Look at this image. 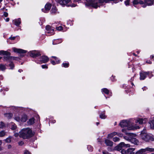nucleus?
Instances as JSON below:
<instances>
[{"label": "nucleus", "mask_w": 154, "mask_h": 154, "mask_svg": "<svg viewBox=\"0 0 154 154\" xmlns=\"http://www.w3.org/2000/svg\"><path fill=\"white\" fill-rule=\"evenodd\" d=\"M24 153L25 154H31L27 150L25 151Z\"/></svg>", "instance_id": "52"}, {"label": "nucleus", "mask_w": 154, "mask_h": 154, "mask_svg": "<svg viewBox=\"0 0 154 154\" xmlns=\"http://www.w3.org/2000/svg\"><path fill=\"white\" fill-rule=\"evenodd\" d=\"M12 49L14 52L18 53L24 54L26 52V51L21 49H18L15 48H12Z\"/></svg>", "instance_id": "11"}, {"label": "nucleus", "mask_w": 154, "mask_h": 154, "mask_svg": "<svg viewBox=\"0 0 154 154\" xmlns=\"http://www.w3.org/2000/svg\"><path fill=\"white\" fill-rule=\"evenodd\" d=\"M51 63L53 65H55L56 64V63L54 61L51 60Z\"/></svg>", "instance_id": "53"}, {"label": "nucleus", "mask_w": 154, "mask_h": 154, "mask_svg": "<svg viewBox=\"0 0 154 154\" xmlns=\"http://www.w3.org/2000/svg\"><path fill=\"white\" fill-rule=\"evenodd\" d=\"M154 0H145V3L148 5H151L153 4Z\"/></svg>", "instance_id": "19"}, {"label": "nucleus", "mask_w": 154, "mask_h": 154, "mask_svg": "<svg viewBox=\"0 0 154 154\" xmlns=\"http://www.w3.org/2000/svg\"><path fill=\"white\" fill-rule=\"evenodd\" d=\"M15 38H16L15 37H10L9 38L11 40H14L15 39Z\"/></svg>", "instance_id": "51"}, {"label": "nucleus", "mask_w": 154, "mask_h": 154, "mask_svg": "<svg viewBox=\"0 0 154 154\" xmlns=\"http://www.w3.org/2000/svg\"><path fill=\"white\" fill-rule=\"evenodd\" d=\"M34 121L35 119L34 118H32L31 119H30L28 122V124L30 125H32L35 122Z\"/></svg>", "instance_id": "29"}, {"label": "nucleus", "mask_w": 154, "mask_h": 154, "mask_svg": "<svg viewBox=\"0 0 154 154\" xmlns=\"http://www.w3.org/2000/svg\"><path fill=\"white\" fill-rule=\"evenodd\" d=\"M47 30L46 34H49L48 35H52L54 34V29L52 28L49 25H47L46 27Z\"/></svg>", "instance_id": "7"}, {"label": "nucleus", "mask_w": 154, "mask_h": 154, "mask_svg": "<svg viewBox=\"0 0 154 154\" xmlns=\"http://www.w3.org/2000/svg\"><path fill=\"white\" fill-rule=\"evenodd\" d=\"M40 60L42 63H46L49 60V58L46 56H43L40 58Z\"/></svg>", "instance_id": "13"}, {"label": "nucleus", "mask_w": 154, "mask_h": 154, "mask_svg": "<svg viewBox=\"0 0 154 154\" xmlns=\"http://www.w3.org/2000/svg\"><path fill=\"white\" fill-rule=\"evenodd\" d=\"M88 5H90L95 8L100 7L104 2L107 3L109 1H113L115 3L117 2V0H86Z\"/></svg>", "instance_id": "1"}, {"label": "nucleus", "mask_w": 154, "mask_h": 154, "mask_svg": "<svg viewBox=\"0 0 154 154\" xmlns=\"http://www.w3.org/2000/svg\"><path fill=\"white\" fill-rule=\"evenodd\" d=\"M62 65L63 67L66 68L69 66V63H63Z\"/></svg>", "instance_id": "36"}, {"label": "nucleus", "mask_w": 154, "mask_h": 154, "mask_svg": "<svg viewBox=\"0 0 154 154\" xmlns=\"http://www.w3.org/2000/svg\"><path fill=\"white\" fill-rule=\"evenodd\" d=\"M105 143L107 146H112L113 145V142L112 141L108 139H106L105 140Z\"/></svg>", "instance_id": "16"}, {"label": "nucleus", "mask_w": 154, "mask_h": 154, "mask_svg": "<svg viewBox=\"0 0 154 154\" xmlns=\"http://www.w3.org/2000/svg\"><path fill=\"white\" fill-rule=\"evenodd\" d=\"M10 54L9 55H6V56H4V60L10 62H11L12 60L15 59V57L10 56Z\"/></svg>", "instance_id": "10"}, {"label": "nucleus", "mask_w": 154, "mask_h": 154, "mask_svg": "<svg viewBox=\"0 0 154 154\" xmlns=\"http://www.w3.org/2000/svg\"><path fill=\"white\" fill-rule=\"evenodd\" d=\"M144 149V150L146 152H152L154 151V149L148 147Z\"/></svg>", "instance_id": "24"}, {"label": "nucleus", "mask_w": 154, "mask_h": 154, "mask_svg": "<svg viewBox=\"0 0 154 154\" xmlns=\"http://www.w3.org/2000/svg\"><path fill=\"white\" fill-rule=\"evenodd\" d=\"M18 144L19 145L22 146L23 145V144L24 143L22 141H20L18 142Z\"/></svg>", "instance_id": "47"}, {"label": "nucleus", "mask_w": 154, "mask_h": 154, "mask_svg": "<svg viewBox=\"0 0 154 154\" xmlns=\"http://www.w3.org/2000/svg\"><path fill=\"white\" fill-rule=\"evenodd\" d=\"M17 127L16 125L14 124L12 125L11 128L12 130H14Z\"/></svg>", "instance_id": "37"}, {"label": "nucleus", "mask_w": 154, "mask_h": 154, "mask_svg": "<svg viewBox=\"0 0 154 154\" xmlns=\"http://www.w3.org/2000/svg\"><path fill=\"white\" fill-rule=\"evenodd\" d=\"M15 119L17 122H20V119L19 117H16L15 118Z\"/></svg>", "instance_id": "45"}, {"label": "nucleus", "mask_w": 154, "mask_h": 154, "mask_svg": "<svg viewBox=\"0 0 154 154\" xmlns=\"http://www.w3.org/2000/svg\"><path fill=\"white\" fill-rule=\"evenodd\" d=\"M56 11L57 10L55 7H54V8H52L51 10V11L52 13H55Z\"/></svg>", "instance_id": "39"}, {"label": "nucleus", "mask_w": 154, "mask_h": 154, "mask_svg": "<svg viewBox=\"0 0 154 154\" xmlns=\"http://www.w3.org/2000/svg\"><path fill=\"white\" fill-rule=\"evenodd\" d=\"M18 71L20 72H21L23 71V70L22 69H20L18 70Z\"/></svg>", "instance_id": "64"}, {"label": "nucleus", "mask_w": 154, "mask_h": 154, "mask_svg": "<svg viewBox=\"0 0 154 154\" xmlns=\"http://www.w3.org/2000/svg\"><path fill=\"white\" fill-rule=\"evenodd\" d=\"M42 67L43 69H45V68L47 69V68H48V66L45 65H42Z\"/></svg>", "instance_id": "48"}, {"label": "nucleus", "mask_w": 154, "mask_h": 154, "mask_svg": "<svg viewBox=\"0 0 154 154\" xmlns=\"http://www.w3.org/2000/svg\"><path fill=\"white\" fill-rule=\"evenodd\" d=\"M27 116L26 115H23L20 119V121L22 122H25L27 120Z\"/></svg>", "instance_id": "20"}, {"label": "nucleus", "mask_w": 154, "mask_h": 154, "mask_svg": "<svg viewBox=\"0 0 154 154\" xmlns=\"http://www.w3.org/2000/svg\"><path fill=\"white\" fill-rule=\"evenodd\" d=\"M76 5L75 4H72L70 5V6L72 7H75Z\"/></svg>", "instance_id": "57"}, {"label": "nucleus", "mask_w": 154, "mask_h": 154, "mask_svg": "<svg viewBox=\"0 0 154 154\" xmlns=\"http://www.w3.org/2000/svg\"><path fill=\"white\" fill-rule=\"evenodd\" d=\"M11 147V146L10 145H9L8 146V149H10Z\"/></svg>", "instance_id": "59"}, {"label": "nucleus", "mask_w": 154, "mask_h": 154, "mask_svg": "<svg viewBox=\"0 0 154 154\" xmlns=\"http://www.w3.org/2000/svg\"><path fill=\"white\" fill-rule=\"evenodd\" d=\"M144 150V149H141L137 151L135 154H146V152Z\"/></svg>", "instance_id": "22"}, {"label": "nucleus", "mask_w": 154, "mask_h": 154, "mask_svg": "<svg viewBox=\"0 0 154 154\" xmlns=\"http://www.w3.org/2000/svg\"><path fill=\"white\" fill-rule=\"evenodd\" d=\"M135 150V149L133 148H129L127 150V154H134L133 152Z\"/></svg>", "instance_id": "17"}, {"label": "nucleus", "mask_w": 154, "mask_h": 154, "mask_svg": "<svg viewBox=\"0 0 154 154\" xmlns=\"http://www.w3.org/2000/svg\"><path fill=\"white\" fill-rule=\"evenodd\" d=\"M5 116L8 119H11L13 116V114L11 113H7L4 114Z\"/></svg>", "instance_id": "26"}, {"label": "nucleus", "mask_w": 154, "mask_h": 154, "mask_svg": "<svg viewBox=\"0 0 154 154\" xmlns=\"http://www.w3.org/2000/svg\"><path fill=\"white\" fill-rule=\"evenodd\" d=\"M63 27L61 26H60L59 27H57L56 28L57 30L59 31L62 30L63 29Z\"/></svg>", "instance_id": "42"}, {"label": "nucleus", "mask_w": 154, "mask_h": 154, "mask_svg": "<svg viewBox=\"0 0 154 154\" xmlns=\"http://www.w3.org/2000/svg\"><path fill=\"white\" fill-rule=\"evenodd\" d=\"M87 148L88 150L90 149V151H92L93 150V148L91 146H88Z\"/></svg>", "instance_id": "43"}, {"label": "nucleus", "mask_w": 154, "mask_h": 154, "mask_svg": "<svg viewBox=\"0 0 154 154\" xmlns=\"http://www.w3.org/2000/svg\"><path fill=\"white\" fill-rule=\"evenodd\" d=\"M70 1V0H58V2L59 4L62 6H64Z\"/></svg>", "instance_id": "14"}, {"label": "nucleus", "mask_w": 154, "mask_h": 154, "mask_svg": "<svg viewBox=\"0 0 154 154\" xmlns=\"http://www.w3.org/2000/svg\"><path fill=\"white\" fill-rule=\"evenodd\" d=\"M103 154H111L108 152L104 151H103Z\"/></svg>", "instance_id": "50"}, {"label": "nucleus", "mask_w": 154, "mask_h": 154, "mask_svg": "<svg viewBox=\"0 0 154 154\" xmlns=\"http://www.w3.org/2000/svg\"><path fill=\"white\" fill-rule=\"evenodd\" d=\"M139 3L140 4H143L144 3L143 2V1H140Z\"/></svg>", "instance_id": "58"}, {"label": "nucleus", "mask_w": 154, "mask_h": 154, "mask_svg": "<svg viewBox=\"0 0 154 154\" xmlns=\"http://www.w3.org/2000/svg\"><path fill=\"white\" fill-rule=\"evenodd\" d=\"M149 123L150 124V128L151 129H153L154 128V120H152L150 121Z\"/></svg>", "instance_id": "28"}, {"label": "nucleus", "mask_w": 154, "mask_h": 154, "mask_svg": "<svg viewBox=\"0 0 154 154\" xmlns=\"http://www.w3.org/2000/svg\"><path fill=\"white\" fill-rule=\"evenodd\" d=\"M19 135V134L18 133H16L14 134V136L16 137H17Z\"/></svg>", "instance_id": "54"}, {"label": "nucleus", "mask_w": 154, "mask_h": 154, "mask_svg": "<svg viewBox=\"0 0 154 154\" xmlns=\"http://www.w3.org/2000/svg\"><path fill=\"white\" fill-rule=\"evenodd\" d=\"M115 149L117 150L120 151L122 150V147L119 145L116 147Z\"/></svg>", "instance_id": "35"}, {"label": "nucleus", "mask_w": 154, "mask_h": 154, "mask_svg": "<svg viewBox=\"0 0 154 154\" xmlns=\"http://www.w3.org/2000/svg\"><path fill=\"white\" fill-rule=\"evenodd\" d=\"M129 0H127L125 2V3L126 5H128L129 4Z\"/></svg>", "instance_id": "44"}, {"label": "nucleus", "mask_w": 154, "mask_h": 154, "mask_svg": "<svg viewBox=\"0 0 154 154\" xmlns=\"http://www.w3.org/2000/svg\"><path fill=\"white\" fill-rule=\"evenodd\" d=\"M14 24L16 26H18L21 23L20 19L19 18L13 20Z\"/></svg>", "instance_id": "18"}, {"label": "nucleus", "mask_w": 154, "mask_h": 154, "mask_svg": "<svg viewBox=\"0 0 154 154\" xmlns=\"http://www.w3.org/2000/svg\"><path fill=\"white\" fill-rule=\"evenodd\" d=\"M147 119L140 118H136L135 122L136 123H138L140 124H142L144 123H145L146 122Z\"/></svg>", "instance_id": "9"}, {"label": "nucleus", "mask_w": 154, "mask_h": 154, "mask_svg": "<svg viewBox=\"0 0 154 154\" xmlns=\"http://www.w3.org/2000/svg\"><path fill=\"white\" fill-rule=\"evenodd\" d=\"M57 40H58L59 41V42H58V43H61L62 42V39H58Z\"/></svg>", "instance_id": "56"}, {"label": "nucleus", "mask_w": 154, "mask_h": 154, "mask_svg": "<svg viewBox=\"0 0 154 154\" xmlns=\"http://www.w3.org/2000/svg\"><path fill=\"white\" fill-rule=\"evenodd\" d=\"M100 117L101 119H105L106 117V116L105 115L104 113H101L100 115Z\"/></svg>", "instance_id": "31"}, {"label": "nucleus", "mask_w": 154, "mask_h": 154, "mask_svg": "<svg viewBox=\"0 0 154 154\" xmlns=\"http://www.w3.org/2000/svg\"><path fill=\"white\" fill-rule=\"evenodd\" d=\"M6 69L5 65L1 64L0 65V70L4 71Z\"/></svg>", "instance_id": "32"}, {"label": "nucleus", "mask_w": 154, "mask_h": 154, "mask_svg": "<svg viewBox=\"0 0 154 154\" xmlns=\"http://www.w3.org/2000/svg\"><path fill=\"white\" fill-rule=\"evenodd\" d=\"M133 137H131L130 141L135 145H137L139 143L137 139Z\"/></svg>", "instance_id": "15"}, {"label": "nucleus", "mask_w": 154, "mask_h": 154, "mask_svg": "<svg viewBox=\"0 0 154 154\" xmlns=\"http://www.w3.org/2000/svg\"><path fill=\"white\" fill-rule=\"evenodd\" d=\"M5 126V124L4 123L2 122H0V128H3Z\"/></svg>", "instance_id": "38"}, {"label": "nucleus", "mask_w": 154, "mask_h": 154, "mask_svg": "<svg viewBox=\"0 0 154 154\" xmlns=\"http://www.w3.org/2000/svg\"><path fill=\"white\" fill-rule=\"evenodd\" d=\"M132 125L130 121L127 120H123L119 123V125L121 127L123 128L124 127H127L128 129L131 130L132 129L129 128L131 127L130 126Z\"/></svg>", "instance_id": "4"}, {"label": "nucleus", "mask_w": 154, "mask_h": 154, "mask_svg": "<svg viewBox=\"0 0 154 154\" xmlns=\"http://www.w3.org/2000/svg\"><path fill=\"white\" fill-rule=\"evenodd\" d=\"M103 92L106 94H108L109 93V91L106 88H104L102 89Z\"/></svg>", "instance_id": "33"}, {"label": "nucleus", "mask_w": 154, "mask_h": 154, "mask_svg": "<svg viewBox=\"0 0 154 154\" xmlns=\"http://www.w3.org/2000/svg\"><path fill=\"white\" fill-rule=\"evenodd\" d=\"M9 20V18H7L6 19V22H8Z\"/></svg>", "instance_id": "63"}, {"label": "nucleus", "mask_w": 154, "mask_h": 154, "mask_svg": "<svg viewBox=\"0 0 154 154\" xmlns=\"http://www.w3.org/2000/svg\"><path fill=\"white\" fill-rule=\"evenodd\" d=\"M117 134V133L116 132H113L111 134H109L108 135L107 137L108 138H111Z\"/></svg>", "instance_id": "25"}, {"label": "nucleus", "mask_w": 154, "mask_h": 154, "mask_svg": "<svg viewBox=\"0 0 154 154\" xmlns=\"http://www.w3.org/2000/svg\"><path fill=\"white\" fill-rule=\"evenodd\" d=\"M122 132H125V133H126V130L125 129H122Z\"/></svg>", "instance_id": "61"}, {"label": "nucleus", "mask_w": 154, "mask_h": 154, "mask_svg": "<svg viewBox=\"0 0 154 154\" xmlns=\"http://www.w3.org/2000/svg\"><path fill=\"white\" fill-rule=\"evenodd\" d=\"M119 145L120 146L122 147H128L130 146V145L129 144H125L124 142H121L120 143Z\"/></svg>", "instance_id": "23"}, {"label": "nucleus", "mask_w": 154, "mask_h": 154, "mask_svg": "<svg viewBox=\"0 0 154 154\" xmlns=\"http://www.w3.org/2000/svg\"><path fill=\"white\" fill-rule=\"evenodd\" d=\"M142 89H143V91L144 90H146L147 89V88L146 87H144V88H142Z\"/></svg>", "instance_id": "60"}, {"label": "nucleus", "mask_w": 154, "mask_h": 154, "mask_svg": "<svg viewBox=\"0 0 154 154\" xmlns=\"http://www.w3.org/2000/svg\"><path fill=\"white\" fill-rule=\"evenodd\" d=\"M140 137L143 140L146 142L153 141L154 140V138L152 135L146 133L144 130L141 131Z\"/></svg>", "instance_id": "3"}, {"label": "nucleus", "mask_w": 154, "mask_h": 154, "mask_svg": "<svg viewBox=\"0 0 154 154\" xmlns=\"http://www.w3.org/2000/svg\"><path fill=\"white\" fill-rule=\"evenodd\" d=\"M51 6V5L50 4H47L45 6V9L44 10L43 9H42V11L45 13H46L50 9Z\"/></svg>", "instance_id": "12"}, {"label": "nucleus", "mask_w": 154, "mask_h": 154, "mask_svg": "<svg viewBox=\"0 0 154 154\" xmlns=\"http://www.w3.org/2000/svg\"><path fill=\"white\" fill-rule=\"evenodd\" d=\"M10 62L11 63L9 64V66L11 67V69H13L14 67V64L12 62V61L11 62Z\"/></svg>", "instance_id": "40"}, {"label": "nucleus", "mask_w": 154, "mask_h": 154, "mask_svg": "<svg viewBox=\"0 0 154 154\" xmlns=\"http://www.w3.org/2000/svg\"><path fill=\"white\" fill-rule=\"evenodd\" d=\"M140 128L139 126H136L134 128L135 129H139Z\"/></svg>", "instance_id": "62"}, {"label": "nucleus", "mask_w": 154, "mask_h": 154, "mask_svg": "<svg viewBox=\"0 0 154 154\" xmlns=\"http://www.w3.org/2000/svg\"><path fill=\"white\" fill-rule=\"evenodd\" d=\"M126 134L128 136H124L123 137L124 138L125 140L130 141L131 137H135L136 134L132 133H126Z\"/></svg>", "instance_id": "8"}, {"label": "nucleus", "mask_w": 154, "mask_h": 154, "mask_svg": "<svg viewBox=\"0 0 154 154\" xmlns=\"http://www.w3.org/2000/svg\"><path fill=\"white\" fill-rule=\"evenodd\" d=\"M12 137L10 136L6 139H5L4 140L5 141L6 143H10L11 142V139H12Z\"/></svg>", "instance_id": "27"}, {"label": "nucleus", "mask_w": 154, "mask_h": 154, "mask_svg": "<svg viewBox=\"0 0 154 154\" xmlns=\"http://www.w3.org/2000/svg\"><path fill=\"white\" fill-rule=\"evenodd\" d=\"M138 2L136 0H134L133 1V3L134 5H137L138 4Z\"/></svg>", "instance_id": "46"}, {"label": "nucleus", "mask_w": 154, "mask_h": 154, "mask_svg": "<svg viewBox=\"0 0 154 154\" xmlns=\"http://www.w3.org/2000/svg\"><path fill=\"white\" fill-rule=\"evenodd\" d=\"M121 152L122 153V154H127V150H125L123 149H122L121 151Z\"/></svg>", "instance_id": "41"}, {"label": "nucleus", "mask_w": 154, "mask_h": 154, "mask_svg": "<svg viewBox=\"0 0 154 154\" xmlns=\"http://www.w3.org/2000/svg\"><path fill=\"white\" fill-rule=\"evenodd\" d=\"M6 132L2 130L0 131V137H2L4 136L6 134Z\"/></svg>", "instance_id": "30"}, {"label": "nucleus", "mask_w": 154, "mask_h": 154, "mask_svg": "<svg viewBox=\"0 0 154 154\" xmlns=\"http://www.w3.org/2000/svg\"><path fill=\"white\" fill-rule=\"evenodd\" d=\"M34 135V132L29 128H23L19 132V137L23 139H28Z\"/></svg>", "instance_id": "2"}, {"label": "nucleus", "mask_w": 154, "mask_h": 154, "mask_svg": "<svg viewBox=\"0 0 154 154\" xmlns=\"http://www.w3.org/2000/svg\"><path fill=\"white\" fill-rule=\"evenodd\" d=\"M2 54L5 55H9L10 54V53L6 51L1 50L0 51V55Z\"/></svg>", "instance_id": "21"}, {"label": "nucleus", "mask_w": 154, "mask_h": 154, "mask_svg": "<svg viewBox=\"0 0 154 154\" xmlns=\"http://www.w3.org/2000/svg\"><path fill=\"white\" fill-rule=\"evenodd\" d=\"M112 140L114 142H117L120 141V139L118 137H115L113 138Z\"/></svg>", "instance_id": "34"}, {"label": "nucleus", "mask_w": 154, "mask_h": 154, "mask_svg": "<svg viewBox=\"0 0 154 154\" xmlns=\"http://www.w3.org/2000/svg\"><path fill=\"white\" fill-rule=\"evenodd\" d=\"M3 15L5 16V17H6L8 16V14L7 12H4L3 13Z\"/></svg>", "instance_id": "49"}, {"label": "nucleus", "mask_w": 154, "mask_h": 154, "mask_svg": "<svg viewBox=\"0 0 154 154\" xmlns=\"http://www.w3.org/2000/svg\"><path fill=\"white\" fill-rule=\"evenodd\" d=\"M29 54L30 56L33 57H36L41 55L39 51H38L34 50L30 51Z\"/></svg>", "instance_id": "6"}, {"label": "nucleus", "mask_w": 154, "mask_h": 154, "mask_svg": "<svg viewBox=\"0 0 154 154\" xmlns=\"http://www.w3.org/2000/svg\"><path fill=\"white\" fill-rule=\"evenodd\" d=\"M118 135L120 137H122L123 135L121 133H119L118 134Z\"/></svg>", "instance_id": "55"}, {"label": "nucleus", "mask_w": 154, "mask_h": 154, "mask_svg": "<svg viewBox=\"0 0 154 154\" xmlns=\"http://www.w3.org/2000/svg\"><path fill=\"white\" fill-rule=\"evenodd\" d=\"M148 75H149V78H151L152 76H153V75L149 72H142L140 73V80H144Z\"/></svg>", "instance_id": "5"}]
</instances>
